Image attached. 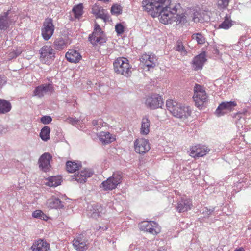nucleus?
Here are the masks:
<instances>
[{
    "mask_svg": "<svg viewBox=\"0 0 251 251\" xmlns=\"http://www.w3.org/2000/svg\"><path fill=\"white\" fill-rule=\"evenodd\" d=\"M122 173L119 172H115L112 176L103 181L101 184V187L104 190H112L117 188L122 181Z\"/></svg>",
    "mask_w": 251,
    "mask_h": 251,
    "instance_id": "obj_5",
    "label": "nucleus"
},
{
    "mask_svg": "<svg viewBox=\"0 0 251 251\" xmlns=\"http://www.w3.org/2000/svg\"><path fill=\"white\" fill-rule=\"evenodd\" d=\"M50 128L48 126H44L41 130L40 137L42 140L47 141L50 139Z\"/></svg>",
    "mask_w": 251,
    "mask_h": 251,
    "instance_id": "obj_35",
    "label": "nucleus"
},
{
    "mask_svg": "<svg viewBox=\"0 0 251 251\" xmlns=\"http://www.w3.org/2000/svg\"><path fill=\"white\" fill-rule=\"evenodd\" d=\"M66 121L68 123L75 125L78 123L79 120L76 118L68 117L66 119Z\"/></svg>",
    "mask_w": 251,
    "mask_h": 251,
    "instance_id": "obj_45",
    "label": "nucleus"
},
{
    "mask_svg": "<svg viewBox=\"0 0 251 251\" xmlns=\"http://www.w3.org/2000/svg\"><path fill=\"white\" fill-rule=\"evenodd\" d=\"M100 140L104 144H108L115 140L113 135L108 132H100L99 134Z\"/></svg>",
    "mask_w": 251,
    "mask_h": 251,
    "instance_id": "obj_30",
    "label": "nucleus"
},
{
    "mask_svg": "<svg viewBox=\"0 0 251 251\" xmlns=\"http://www.w3.org/2000/svg\"><path fill=\"white\" fill-rule=\"evenodd\" d=\"M192 206V201L187 198H182L176 206V210L179 212H184L191 209Z\"/></svg>",
    "mask_w": 251,
    "mask_h": 251,
    "instance_id": "obj_22",
    "label": "nucleus"
},
{
    "mask_svg": "<svg viewBox=\"0 0 251 251\" xmlns=\"http://www.w3.org/2000/svg\"><path fill=\"white\" fill-rule=\"evenodd\" d=\"M114 70L115 73L128 77L131 74V66L128 60L125 57H118L113 62Z\"/></svg>",
    "mask_w": 251,
    "mask_h": 251,
    "instance_id": "obj_3",
    "label": "nucleus"
},
{
    "mask_svg": "<svg viewBox=\"0 0 251 251\" xmlns=\"http://www.w3.org/2000/svg\"><path fill=\"white\" fill-rule=\"evenodd\" d=\"M209 151L210 150L207 147L198 145L191 148L190 155L193 157H202L206 155Z\"/></svg>",
    "mask_w": 251,
    "mask_h": 251,
    "instance_id": "obj_18",
    "label": "nucleus"
},
{
    "mask_svg": "<svg viewBox=\"0 0 251 251\" xmlns=\"http://www.w3.org/2000/svg\"><path fill=\"white\" fill-rule=\"evenodd\" d=\"M166 106L172 115L176 118H187L191 113L189 107L185 106L173 100H167Z\"/></svg>",
    "mask_w": 251,
    "mask_h": 251,
    "instance_id": "obj_2",
    "label": "nucleus"
},
{
    "mask_svg": "<svg viewBox=\"0 0 251 251\" xmlns=\"http://www.w3.org/2000/svg\"><path fill=\"white\" fill-rule=\"evenodd\" d=\"M140 60L141 63L148 69L155 67L157 61L156 56L152 53H145L141 56Z\"/></svg>",
    "mask_w": 251,
    "mask_h": 251,
    "instance_id": "obj_15",
    "label": "nucleus"
},
{
    "mask_svg": "<svg viewBox=\"0 0 251 251\" xmlns=\"http://www.w3.org/2000/svg\"><path fill=\"white\" fill-rule=\"evenodd\" d=\"M72 12L74 13L75 19H79L82 16L83 12V6L82 3H79L74 6L72 9Z\"/></svg>",
    "mask_w": 251,
    "mask_h": 251,
    "instance_id": "obj_34",
    "label": "nucleus"
},
{
    "mask_svg": "<svg viewBox=\"0 0 251 251\" xmlns=\"http://www.w3.org/2000/svg\"><path fill=\"white\" fill-rule=\"evenodd\" d=\"M234 251H245V250L243 248L241 247V248H239V249H235L234 250Z\"/></svg>",
    "mask_w": 251,
    "mask_h": 251,
    "instance_id": "obj_52",
    "label": "nucleus"
},
{
    "mask_svg": "<svg viewBox=\"0 0 251 251\" xmlns=\"http://www.w3.org/2000/svg\"><path fill=\"white\" fill-rule=\"evenodd\" d=\"M206 61L205 53V52H202L193 59L192 61V68L195 71L201 70Z\"/></svg>",
    "mask_w": 251,
    "mask_h": 251,
    "instance_id": "obj_17",
    "label": "nucleus"
},
{
    "mask_svg": "<svg viewBox=\"0 0 251 251\" xmlns=\"http://www.w3.org/2000/svg\"><path fill=\"white\" fill-rule=\"evenodd\" d=\"M193 98L197 107H201L208 101V96L205 88L198 84H196L194 87Z\"/></svg>",
    "mask_w": 251,
    "mask_h": 251,
    "instance_id": "obj_4",
    "label": "nucleus"
},
{
    "mask_svg": "<svg viewBox=\"0 0 251 251\" xmlns=\"http://www.w3.org/2000/svg\"><path fill=\"white\" fill-rule=\"evenodd\" d=\"M91 13L95 16L96 19H101L104 22L109 19V15L106 9L103 8L100 5L95 4L92 6Z\"/></svg>",
    "mask_w": 251,
    "mask_h": 251,
    "instance_id": "obj_13",
    "label": "nucleus"
},
{
    "mask_svg": "<svg viewBox=\"0 0 251 251\" xmlns=\"http://www.w3.org/2000/svg\"><path fill=\"white\" fill-rule=\"evenodd\" d=\"M139 228L141 230L148 232L153 235L159 233L161 231L158 225L153 221H143L140 223Z\"/></svg>",
    "mask_w": 251,
    "mask_h": 251,
    "instance_id": "obj_9",
    "label": "nucleus"
},
{
    "mask_svg": "<svg viewBox=\"0 0 251 251\" xmlns=\"http://www.w3.org/2000/svg\"><path fill=\"white\" fill-rule=\"evenodd\" d=\"M230 0H219L218 1V6L221 9L226 8L229 4Z\"/></svg>",
    "mask_w": 251,
    "mask_h": 251,
    "instance_id": "obj_41",
    "label": "nucleus"
},
{
    "mask_svg": "<svg viewBox=\"0 0 251 251\" xmlns=\"http://www.w3.org/2000/svg\"><path fill=\"white\" fill-rule=\"evenodd\" d=\"M192 39L195 40L198 44L203 45L205 42V38L201 33H194L192 35Z\"/></svg>",
    "mask_w": 251,
    "mask_h": 251,
    "instance_id": "obj_36",
    "label": "nucleus"
},
{
    "mask_svg": "<svg viewBox=\"0 0 251 251\" xmlns=\"http://www.w3.org/2000/svg\"><path fill=\"white\" fill-rule=\"evenodd\" d=\"M158 251H166V250L165 249H159Z\"/></svg>",
    "mask_w": 251,
    "mask_h": 251,
    "instance_id": "obj_53",
    "label": "nucleus"
},
{
    "mask_svg": "<svg viewBox=\"0 0 251 251\" xmlns=\"http://www.w3.org/2000/svg\"><path fill=\"white\" fill-rule=\"evenodd\" d=\"M52 83L43 84L36 87L34 91V96L41 98L48 93H52L53 91Z\"/></svg>",
    "mask_w": 251,
    "mask_h": 251,
    "instance_id": "obj_16",
    "label": "nucleus"
},
{
    "mask_svg": "<svg viewBox=\"0 0 251 251\" xmlns=\"http://www.w3.org/2000/svg\"><path fill=\"white\" fill-rule=\"evenodd\" d=\"M115 29L117 35H120L124 33L125 27L121 23H119L115 25Z\"/></svg>",
    "mask_w": 251,
    "mask_h": 251,
    "instance_id": "obj_43",
    "label": "nucleus"
},
{
    "mask_svg": "<svg viewBox=\"0 0 251 251\" xmlns=\"http://www.w3.org/2000/svg\"><path fill=\"white\" fill-rule=\"evenodd\" d=\"M205 212H206V214L207 216H209V215L211 214V213L213 212V210L212 209H209L208 210L207 208H205V211H203V213H204Z\"/></svg>",
    "mask_w": 251,
    "mask_h": 251,
    "instance_id": "obj_51",
    "label": "nucleus"
},
{
    "mask_svg": "<svg viewBox=\"0 0 251 251\" xmlns=\"http://www.w3.org/2000/svg\"><path fill=\"white\" fill-rule=\"evenodd\" d=\"M224 21L218 25V28L227 30L233 25L234 22L231 19V15L226 14L224 18Z\"/></svg>",
    "mask_w": 251,
    "mask_h": 251,
    "instance_id": "obj_27",
    "label": "nucleus"
},
{
    "mask_svg": "<svg viewBox=\"0 0 251 251\" xmlns=\"http://www.w3.org/2000/svg\"><path fill=\"white\" fill-rule=\"evenodd\" d=\"M88 215L97 219L105 213V209L98 203L89 204L87 207Z\"/></svg>",
    "mask_w": 251,
    "mask_h": 251,
    "instance_id": "obj_14",
    "label": "nucleus"
},
{
    "mask_svg": "<svg viewBox=\"0 0 251 251\" xmlns=\"http://www.w3.org/2000/svg\"><path fill=\"white\" fill-rule=\"evenodd\" d=\"M41 122L44 124H48L52 121V118L50 116H44L41 118Z\"/></svg>",
    "mask_w": 251,
    "mask_h": 251,
    "instance_id": "obj_44",
    "label": "nucleus"
},
{
    "mask_svg": "<svg viewBox=\"0 0 251 251\" xmlns=\"http://www.w3.org/2000/svg\"><path fill=\"white\" fill-rule=\"evenodd\" d=\"M13 51L16 53V55H15V56H19L22 51V50L20 48H17L16 50H14Z\"/></svg>",
    "mask_w": 251,
    "mask_h": 251,
    "instance_id": "obj_49",
    "label": "nucleus"
},
{
    "mask_svg": "<svg viewBox=\"0 0 251 251\" xmlns=\"http://www.w3.org/2000/svg\"><path fill=\"white\" fill-rule=\"evenodd\" d=\"M81 167V163L78 162L68 161L66 162V169L69 173H73L78 170Z\"/></svg>",
    "mask_w": 251,
    "mask_h": 251,
    "instance_id": "obj_32",
    "label": "nucleus"
},
{
    "mask_svg": "<svg viewBox=\"0 0 251 251\" xmlns=\"http://www.w3.org/2000/svg\"><path fill=\"white\" fill-rule=\"evenodd\" d=\"M65 57L69 62L76 63L81 60L82 56L78 51L70 49L66 52Z\"/></svg>",
    "mask_w": 251,
    "mask_h": 251,
    "instance_id": "obj_25",
    "label": "nucleus"
},
{
    "mask_svg": "<svg viewBox=\"0 0 251 251\" xmlns=\"http://www.w3.org/2000/svg\"><path fill=\"white\" fill-rule=\"evenodd\" d=\"M175 50L176 51L181 52V53H184V54H186L187 53L182 42H177V45H176V46L175 47Z\"/></svg>",
    "mask_w": 251,
    "mask_h": 251,
    "instance_id": "obj_42",
    "label": "nucleus"
},
{
    "mask_svg": "<svg viewBox=\"0 0 251 251\" xmlns=\"http://www.w3.org/2000/svg\"><path fill=\"white\" fill-rule=\"evenodd\" d=\"M102 121L101 120H93L92 121V124L94 126H96V128L100 127V126H99V124H101Z\"/></svg>",
    "mask_w": 251,
    "mask_h": 251,
    "instance_id": "obj_47",
    "label": "nucleus"
},
{
    "mask_svg": "<svg viewBox=\"0 0 251 251\" xmlns=\"http://www.w3.org/2000/svg\"><path fill=\"white\" fill-rule=\"evenodd\" d=\"M107 228L106 227H105L103 229V230H105L106 229H107Z\"/></svg>",
    "mask_w": 251,
    "mask_h": 251,
    "instance_id": "obj_54",
    "label": "nucleus"
},
{
    "mask_svg": "<svg viewBox=\"0 0 251 251\" xmlns=\"http://www.w3.org/2000/svg\"><path fill=\"white\" fill-rule=\"evenodd\" d=\"M236 106L237 103L235 101L223 102L219 104L215 113L218 117L223 116L233 111Z\"/></svg>",
    "mask_w": 251,
    "mask_h": 251,
    "instance_id": "obj_11",
    "label": "nucleus"
},
{
    "mask_svg": "<svg viewBox=\"0 0 251 251\" xmlns=\"http://www.w3.org/2000/svg\"><path fill=\"white\" fill-rule=\"evenodd\" d=\"M176 19L175 22H176V25H183L187 22L186 17L184 13L178 15L176 13Z\"/></svg>",
    "mask_w": 251,
    "mask_h": 251,
    "instance_id": "obj_38",
    "label": "nucleus"
},
{
    "mask_svg": "<svg viewBox=\"0 0 251 251\" xmlns=\"http://www.w3.org/2000/svg\"><path fill=\"white\" fill-rule=\"evenodd\" d=\"M61 178L59 176H52L47 179L46 185L49 187H56L61 184Z\"/></svg>",
    "mask_w": 251,
    "mask_h": 251,
    "instance_id": "obj_31",
    "label": "nucleus"
},
{
    "mask_svg": "<svg viewBox=\"0 0 251 251\" xmlns=\"http://www.w3.org/2000/svg\"><path fill=\"white\" fill-rule=\"evenodd\" d=\"M51 155L48 152L43 153L39 159V167L44 172H47L50 167V160Z\"/></svg>",
    "mask_w": 251,
    "mask_h": 251,
    "instance_id": "obj_20",
    "label": "nucleus"
},
{
    "mask_svg": "<svg viewBox=\"0 0 251 251\" xmlns=\"http://www.w3.org/2000/svg\"><path fill=\"white\" fill-rule=\"evenodd\" d=\"M193 21L195 23H202L204 21L203 18L199 12L196 11L193 13Z\"/></svg>",
    "mask_w": 251,
    "mask_h": 251,
    "instance_id": "obj_40",
    "label": "nucleus"
},
{
    "mask_svg": "<svg viewBox=\"0 0 251 251\" xmlns=\"http://www.w3.org/2000/svg\"><path fill=\"white\" fill-rule=\"evenodd\" d=\"M46 205L51 209H61L64 207L63 202L55 196H52L47 200Z\"/></svg>",
    "mask_w": 251,
    "mask_h": 251,
    "instance_id": "obj_24",
    "label": "nucleus"
},
{
    "mask_svg": "<svg viewBox=\"0 0 251 251\" xmlns=\"http://www.w3.org/2000/svg\"><path fill=\"white\" fill-rule=\"evenodd\" d=\"M55 27L51 18L45 19L41 28V35L45 41L49 40L53 34Z\"/></svg>",
    "mask_w": 251,
    "mask_h": 251,
    "instance_id": "obj_8",
    "label": "nucleus"
},
{
    "mask_svg": "<svg viewBox=\"0 0 251 251\" xmlns=\"http://www.w3.org/2000/svg\"><path fill=\"white\" fill-rule=\"evenodd\" d=\"M68 45V41L62 37L56 38L53 43V46L55 50H61L66 48Z\"/></svg>",
    "mask_w": 251,
    "mask_h": 251,
    "instance_id": "obj_28",
    "label": "nucleus"
},
{
    "mask_svg": "<svg viewBox=\"0 0 251 251\" xmlns=\"http://www.w3.org/2000/svg\"><path fill=\"white\" fill-rule=\"evenodd\" d=\"M10 10L2 13L0 15V30H6L12 23L11 18L8 16Z\"/></svg>",
    "mask_w": 251,
    "mask_h": 251,
    "instance_id": "obj_21",
    "label": "nucleus"
},
{
    "mask_svg": "<svg viewBox=\"0 0 251 251\" xmlns=\"http://www.w3.org/2000/svg\"><path fill=\"white\" fill-rule=\"evenodd\" d=\"M171 0H143V9L153 17H159L164 24H172L176 20V13L179 4L171 7Z\"/></svg>",
    "mask_w": 251,
    "mask_h": 251,
    "instance_id": "obj_1",
    "label": "nucleus"
},
{
    "mask_svg": "<svg viewBox=\"0 0 251 251\" xmlns=\"http://www.w3.org/2000/svg\"><path fill=\"white\" fill-rule=\"evenodd\" d=\"M122 8L120 5H113L111 8V12L112 14L118 15L122 13Z\"/></svg>",
    "mask_w": 251,
    "mask_h": 251,
    "instance_id": "obj_39",
    "label": "nucleus"
},
{
    "mask_svg": "<svg viewBox=\"0 0 251 251\" xmlns=\"http://www.w3.org/2000/svg\"><path fill=\"white\" fill-rule=\"evenodd\" d=\"M40 60L49 64L51 63L55 57V52L51 46L45 45L40 50Z\"/></svg>",
    "mask_w": 251,
    "mask_h": 251,
    "instance_id": "obj_7",
    "label": "nucleus"
},
{
    "mask_svg": "<svg viewBox=\"0 0 251 251\" xmlns=\"http://www.w3.org/2000/svg\"><path fill=\"white\" fill-rule=\"evenodd\" d=\"M145 104L150 109H156L162 107L163 101L161 96L158 94H153L147 98Z\"/></svg>",
    "mask_w": 251,
    "mask_h": 251,
    "instance_id": "obj_10",
    "label": "nucleus"
},
{
    "mask_svg": "<svg viewBox=\"0 0 251 251\" xmlns=\"http://www.w3.org/2000/svg\"><path fill=\"white\" fill-rule=\"evenodd\" d=\"M7 131L6 127H4L3 126L0 125V136L6 133Z\"/></svg>",
    "mask_w": 251,
    "mask_h": 251,
    "instance_id": "obj_46",
    "label": "nucleus"
},
{
    "mask_svg": "<svg viewBox=\"0 0 251 251\" xmlns=\"http://www.w3.org/2000/svg\"><path fill=\"white\" fill-rule=\"evenodd\" d=\"M89 40L93 45L102 44L106 42L105 35L100 25L95 23L93 33L89 35Z\"/></svg>",
    "mask_w": 251,
    "mask_h": 251,
    "instance_id": "obj_6",
    "label": "nucleus"
},
{
    "mask_svg": "<svg viewBox=\"0 0 251 251\" xmlns=\"http://www.w3.org/2000/svg\"><path fill=\"white\" fill-rule=\"evenodd\" d=\"M11 105L9 102L0 99V114L6 113L10 111Z\"/></svg>",
    "mask_w": 251,
    "mask_h": 251,
    "instance_id": "obj_33",
    "label": "nucleus"
},
{
    "mask_svg": "<svg viewBox=\"0 0 251 251\" xmlns=\"http://www.w3.org/2000/svg\"><path fill=\"white\" fill-rule=\"evenodd\" d=\"M150 121L147 117H143L142 120L140 133L142 135H147L150 132Z\"/></svg>",
    "mask_w": 251,
    "mask_h": 251,
    "instance_id": "obj_29",
    "label": "nucleus"
},
{
    "mask_svg": "<svg viewBox=\"0 0 251 251\" xmlns=\"http://www.w3.org/2000/svg\"><path fill=\"white\" fill-rule=\"evenodd\" d=\"M73 245L77 251H85L89 247V243L87 239L79 236L74 239Z\"/></svg>",
    "mask_w": 251,
    "mask_h": 251,
    "instance_id": "obj_23",
    "label": "nucleus"
},
{
    "mask_svg": "<svg viewBox=\"0 0 251 251\" xmlns=\"http://www.w3.org/2000/svg\"><path fill=\"white\" fill-rule=\"evenodd\" d=\"M148 140L144 138H138L134 141L135 151L139 154H144L150 149Z\"/></svg>",
    "mask_w": 251,
    "mask_h": 251,
    "instance_id": "obj_12",
    "label": "nucleus"
},
{
    "mask_svg": "<svg viewBox=\"0 0 251 251\" xmlns=\"http://www.w3.org/2000/svg\"><path fill=\"white\" fill-rule=\"evenodd\" d=\"M6 81L0 75V90L5 84Z\"/></svg>",
    "mask_w": 251,
    "mask_h": 251,
    "instance_id": "obj_48",
    "label": "nucleus"
},
{
    "mask_svg": "<svg viewBox=\"0 0 251 251\" xmlns=\"http://www.w3.org/2000/svg\"><path fill=\"white\" fill-rule=\"evenodd\" d=\"M94 174V172L91 169L85 168L75 175L73 179L80 183L86 182L87 178L91 177Z\"/></svg>",
    "mask_w": 251,
    "mask_h": 251,
    "instance_id": "obj_19",
    "label": "nucleus"
},
{
    "mask_svg": "<svg viewBox=\"0 0 251 251\" xmlns=\"http://www.w3.org/2000/svg\"><path fill=\"white\" fill-rule=\"evenodd\" d=\"M16 54V53L14 52L13 50L12 51L10 52L8 54L9 58L10 59H11L17 57V56H15V55H16V54Z\"/></svg>",
    "mask_w": 251,
    "mask_h": 251,
    "instance_id": "obj_50",
    "label": "nucleus"
},
{
    "mask_svg": "<svg viewBox=\"0 0 251 251\" xmlns=\"http://www.w3.org/2000/svg\"><path fill=\"white\" fill-rule=\"evenodd\" d=\"M32 216L33 217L35 218H38L43 220H47L48 217L42 211L40 210H36L34 211L32 214Z\"/></svg>",
    "mask_w": 251,
    "mask_h": 251,
    "instance_id": "obj_37",
    "label": "nucleus"
},
{
    "mask_svg": "<svg viewBox=\"0 0 251 251\" xmlns=\"http://www.w3.org/2000/svg\"><path fill=\"white\" fill-rule=\"evenodd\" d=\"M31 249L33 251H47L50 249V245L46 241L39 239L33 244Z\"/></svg>",
    "mask_w": 251,
    "mask_h": 251,
    "instance_id": "obj_26",
    "label": "nucleus"
}]
</instances>
